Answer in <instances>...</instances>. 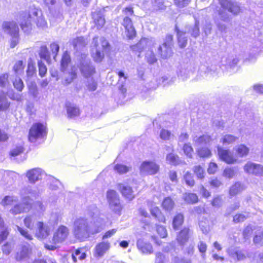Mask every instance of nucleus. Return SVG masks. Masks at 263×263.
Masks as SVG:
<instances>
[{"mask_svg": "<svg viewBox=\"0 0 263 263\" xmlns=\"http://www.w3.org/2000/svg\"><path fill=\"white\" fill-rule=\"evenodd\" d=\"M100 216L96 205L88 207L85 217L77 218L74 221L73 232L75 237L85 241L91 235L101 232L105 227V221Z\"/></svg>", "mask_w": 263, "mask_h": 263, "instance_id": "obj_1", "label": "nucleus"}, {"mask_svg": "<svg viewBox=\"0 0 263 263\" xmlns=\"http://www.w3.org/2000/svg\"><path fill=\"white\" fill-rule=\"evenodd\" d=\"M32 12L33 8H31L28 11L20 12L15 16V20L22 30L27 34L31 33L34 26V14Z\"/></svg>", "mask_w": 263, "mask_h": 263, "instance_id": "obj_2", "label": "nucleus"}, {"mask_svg": "<svg viewBox=\"0 0 263 263\" xmlns=\"http://www.w3.org/2000/svg\"><path fill=\"white\" fill-rule=\"evenodd\" d=\"M69 234L68 228L64 226H60L53 233L51 240L44 244V247L48 250L54 251L57 248V245L65 241Z\"/></svg>", "mask_w": 263, "mask_h": 263, "instance_id": "obj_3", "label": "nucleus"}, {"mask_svg": "<svg viewBox=\"0 0 263 263\" xmlns=\"http://www.w3.org/2000/svg\"><path fill=\"white\" fill-rule=\"evenodd\" d=\"M92 43L93 45L92 57L96 62H100L104 58V53L109 50V43L103 37H101L99 40L98 37H93Z\"/></svg>", "mask_w": 263, "mask_h": 263, "instance_id": "obj_4", "label": "nucleus"}, {"mask_svg": "<svg viewBox=\"0 0 263 263\" xmlns=\"http://www.w3.org/2000/svg\"><path fill=\"white\" fill-rule=\"evenodd\" d=\"M222 9L219 10L218 14L220 19L224 22L229 20V15L225 12L228 10L234 15L238 14L241 10L240 6L236 2L229 0H219Z\"/></svg>", "mask_w": 263, "mask_h": 263, "instance_id": "obj_5", "label": "nucleus"}, {"mask_svg": "<svg viewBox=\"0 0 263 263\" xmlns=\"http://www.w3.org/2000/svg\"><path fill=\"white\" fill-rule=\"evenodd\" d=\"M3 31L9 34L11 39L10 46L11 48L15 47L18 44L20 40L19 28L15 21H4L2 25Z\"/></svg>", "mask_w": 263, "mask_h": 263, "instance_id": "obj_6", "label": "nucleus"}, {"mask_svg": "<svg viewBox=\"0 0 263 263\" xmlns=\"http://www.w3.org/2000/svg\"><path fill=\"white\" fill-rule=\"evenodd\" d=\"M44 4L48 7L50 19L52 22H60L63 18L62 10L57 0H43Z\"/></svg>", "mask_w": 263, "mask_h": 263, "instance_id": "obj_7", "label": "nucleus"}, {"mask_svg": "<svg viewBox=\"0 0 263 263\" xmlns=\"http://www.w3.org/2000/svg\"><path fill=\"white\" fill-rule=\"evenodd\" d=\"M123 12L126 16L123 19L122 25L125 28L127 36L129 39H133L136 35V30L129 16L133 15L134 11L132 8L128 7L123 10Z\"/></svg>", "mask_w": 263, "mask_h": 263, "instance_id": "obj_8", "label": "nucleus"}, {"mask_svg": "<svg viewBox=\"0 0 263 263\" xmlns=\"http://www.w3.org/2000/svg\"><path fill=\"white\" fill-rule=\"evenodd\" d=\"M107 199L110 209L116 214L120 215L122 209L119 196L114 190H109L107 192Z\"/></svg>", "mask_w": 263, "mask_h": 263, "instance_id": "obj_9", "label": "nucleus"}, {"mask_svg": "<svg viewBox=\"0 0 263 263\" xmlns=\"http://www.w3.org/2000/svg\"><path fill=\"white\" fill-rule=\"evenodd\" d=\"M42 192L37 189L33 188L30 185L24 187L21 191V197L23 203H28L31 205L32 199L31 197L37 198Z\"/></svg>", "mask_w": 263, "mask_h": 263, "instance_id": "obj_10", "label": "nucleus"}, {"mask_svg": "<svg viewBox=\"0 0 263 263\" xmlns=\"http://www.w3.org/2000/svg\"><path fill=\"white\" fill-rule=\"evenodd\" d=\"M46 127L41 123L33 124L29 132V140L34 143L37 139L42 138L46 134Z\"/></svg>", "mask_w": 263, "mask_h": 263, "instance_id": "obj_11", "label": "nucleus"}, {"mask_svg": "<svg viewBox=\"0 0 263 263\" xmlns=\"http://www.w3.org/2000/svg\"><path fill=\"white\" fill-rule=\"evenodd\" d=\"M26 177L31 184H35L37 181L47 177L44 171L41 168L36 167L28 170L26 173Z\"/></svg>", "mask_w": 263, "mask_h": 263, "instance_id": "obj_12", "label": "nucleus"}, {"mask_svg": "<svg viewBox=\"0 0 263 263\" xmlns=\"http://www.w3.org/2000/svg\"><path fill=\"white\" fill-rule=\"evenodd\" d=\"M159 170V166L155 162L145 161L140 166V172L143 175H153Z\"/></svg>", "mask_w": 263, "mask_h": 263, "instance_id": "obj_13", "label": "nucleus"}, {"mask_svg": "<svg viewBox=\"0 0 263 263\" xmlns=\"http://www.w3.org/2000/svg\"><path fill=\"white\" fill-rule=\"evenodd\" d=\"M51 228L48 224L42 221H39L36 223V229L35 235L39 239H46L50 234Z\"/></svg>", "mask_w": 263, "mask_h": 263, "instance_id": "obj_14", "label": "nucleus"}, {"mask_svg": "<svg viewBox=\"0 0 263 263\" xmlns=\"http://www.w3.org/2000/svg\"><path fill=\"white\" fill-rule=\"evenodd\" d=\"M118 189L122 194V196L130 201L135 197V191L132 187L127 183H119L118 184Z\"/></svg>", "mask_w": 263, "mask_h": 263, "instance_id": "obj_15", "label": "nucleus"}, {"mask_svg": "<svg viewBox=\"0 0 263 263\" xmlns=\"http://www.w3.org/2000/svg\"><path fill=\"white\" fill-rule=\"evenodd\" d=\"M193 73L192 67L189 63L180 65L177 71L178 77L182 81L186 80Z\"/></svg>", "mask_w": 263, "mask_h": 263, "instance_id": "obj_16", "label": "nucleus"}, {"mask_svg": "<svg viewBox=\"0 0 263 263\" xmlns=\"http://www.w3.org/2000/svg\"><path fill=\"white\" fill-rule=\"evenodd\" d=\"M155 41L153 38H142L136 45L131 46L132 50L140 53L146 47L154 46Z\"/></svg>", "mask_w": 263, "mask_h": 263, "instance_id": "obj_17", "label": "nucleus"}, {"mask_svg": "<svg viewBox=\"0 0 263 263\" xmlns=\"http://www.w3.org/2000/svg\"><path fill=\"white\" fill-rule=\"evenodd\" d=\"M82 59L80 68L84 76L87 78L95 72V67L90 64L89 59L86 57L82 58Z\"/></svg>", "mask_w": 263, "mask_h": 263, "instance_id": "obj_18", "label": "nucleus"}, {"mask_svg": "<svg viewBox=\"0 0 263 263\" xmlns=\"http://www.w3.org/2000/svg\"><path fill=\"white\" fill-rule=\"evenodd\" d=\"M34 14V22L35 21L36 25L39 28L44 29L47 27V23L43 15L42 11L36 8H33Z\"/></svg>", "mask_w": 263, "mask_h": 263, "instance_id": "obj_19", "label": "nucleus"}, {"mask_svg": "<svg viewBox=\"0 0 263 263\" xmlns=\"http://www.w3.org/2000/svg\"><path fill=\"white\" fill-rule=\"evenodd\" d=\"M245 172L256 176H263V167L252 162H248L244 166Z\"/></svg>", "mask_w": 263, "mask_h": 263, "instance_id": "obj_20", "label": "nucleus"}, {"mask_svg": "<svg viewBox=\"0 0 263 263\" xmlns=\"http://www.w3.org/2000/svg\"><path fill=\"white\" fill-rule=\"evenodd\" d=\"M32 249L29 244L26 243L23 245L19 251L16 253L15 259L17 261H21L28 258L31 253Z\"/></svg>", "mask_w": 263, "mask_h": 263, "instance_id": "obj_21", "label": "nucleus"}, {"mask_svg": "<svg viewBox=\"0 0 263 263\" xmlns=\"http://www.w3.org/2000/svg\"><path fill=\"white\" fill-rule=\"evenodd\" d=\"M110 243L108 241H103L98 243L95 248L94 256L100 258L104 256L110 248Z\"/></svg>", "mask_w": 263, "mask_h": 263, "instance_id": "obj_22", "label": "nucleus"}, {"mask_svg": "<svg viewBox=\"0 0 263 263\" xmlns=\"http://www.w3.org/2000/svg\"><path fill=\"white\" fill-rule=\"evenodd\" d=\"M218 155L220 159L227 163H233L236 162V159L230 154L229 150L224 149L223 148L217 147Z\"/></svg>", "mask_w": 263, "mask_h": 263, "instance_id": "obj_23", "label": "nucleus"}, {"mask_svg": "<svg viewBox=\"0 0 263 263\" xmlns=\"http://www.w3.org/2000/svg\"><path fill=\"white\" fill-rule=\"evenodd\" d=\"M190 234L191 231L187 228H184L179 232L177 236V240L180 246H184L188 241Z\"/></svg>", "mask_w": 263, "mask_h": 263, "instance_id": "obj_24", "label": "nucleus"}, {"mask_svg": "<svg viewBox=\"0 0 263 263\" xmlns=\"http://www.w3.org/2000/svg\"><path fill=\"white\" fill-rule=\"evenodd\" d=\"M17 204L14 206L13 208L10 210V212L16 215L22 213L28 212L31 208V205L28 203H23Z\"/></svg>", "mask_w": 263, "mask_h": 263, "instance_id": "obj_25", "label": "nucleus"}, {"mask_svg": "<svg viewBox=\"0 0 263 263\" xmlns=\"http://www.w3.org/2000/svg\"><path fill=\"white\" fill-rule=\"evenodd\" d=\"M103 11H95L92 13V18L98 29L101 28L104 25L105 21L103 14Z\"/></svg>", "mask_w": 263, "mask_h": 263, "instance_id": "obj_26", "label": "nucleus"}, {"mask_svg": "<svg viewBox=\"0 0 263 263\" xmlns=\"http://www.w3.org/2000/svg\"><path fill=\"white\" fill-rule=\"evenodd\" d=\"M138 249L143 254H151L153 247L151 243L144 242L143 239H138L137 241Z\"/></svg>", "mask_w": 263, "mask_h": 263, "instance_id": "obj_27", "label": "nucleus"}, {"mask_svg": "<svg viewBox=\"0 0 263 263\" xmlns=\"http://www.w3.org/2000/svg\"><path fill=\"white\" fill-rule=\"evenodd\" d=\"M172 41L173 36L172 35L169 34L166 36L165 41L163 44V47L166 48V51L162 54L164 58L170 57L172 54Z\"/></svg>", "mask_w": 263, "mask_h": 263, "instance_id": "obj_28", "label": "nucleus"}, {"mask_svg": "<svg viewBox=\"0 0 263 263\" xmlns=\"http://www.w3.org/2000/svg\"><path fill=\"white\" fill-rule=\"evenodd\" d=\"M211 136L208 135L200 136H193V141L195 146L208 144L211 142Z\"/></svg>", "mask_w": 263, "mask_h": 263, "instance_id": "obj_29", "label": "nucleus"}, {"mask_svg": "<svg viewBox=\"0 0 263 263\" xmlns=\"http://www.w3.org/2000/svg\"><path fill=\"white\" fill-rule=\"evenodd\" d=\"M227 252L229 256L236 261L241 260L245 258V255L242 251L235 248H229Z\"/></svg>", "mask_w": 263, "mask_h": 263, "instance_id": "obj_30", "label": "nucleus"}, {"mask_svg": "<svg viewBox=\"0 0 263 263\" xmlns=\"http://www.w3.org/2000/svg\"><path fill=\"white\" fill-rule=\"evenodd\" d=\"M141 222L142 224L143 229L145 232L139 234L140 235H144L147 234V232H154L157 227L156 224H154L151 222L149 219H141Z\"/></svg>", "mask_w": 263, "mask_h": 263, "instance_id": "obj_31", "label": "nucleus"}, {"mask_svg": "<svg viewBox=\"0 0 263 263\" xmlns=\"http://www.w3.org/2000/svg\"><path fill=\"white\" fill-rule=\"evenodd\" d=\"M66 110L68 117L70 118L78 117L80 115V109L79 107L73 104L70 103H67Z\"/></svg>", "mask_w": 263, "mask_h": 263, "instance_id": "obj_32", "label": "nucleus"}, {"mask_svg": "<svg viewBox=\"0 0 263 263\" xmlns=\"http://www.w3.org/2000/svg\"><path fill=\"white\" fill-rule=\"evenodd\" d=\"M150 211L152 216L155 217L158 221L162 222H165V218L158 207L152 205L150 208Z\"/></svg>", "mask_w": 263, "mask_h": 263, "instance_id": "obj_33", "label": "nucleus"}, {"mask_svg": "<svg viewBox=\"0 0 263 263\" xmlns=\"http://www.w3.org/2000/svg\"><path fill=\"white\" fill-rule=\"evenodd\" d=\"M176 30L177 33L178 42L179 47L182 48L185 47L186 45L187 41V37L185 35L186 32L178 30L177 27H176Z\"/></svg>", "mask_w": 263, "mask_h": 263, "instance_id": "obj_34", "label": "nucleus"}, {"mask_svg": "<svg viewBox=\"0 0 263 263\" xmlns=\"http://www.w3.org/2000/svg\"><path fill=\"white\" fill-rule=\"evenodd\" d=\"M238 139V137L231 134L223 135L220 140V142L224 145H227L234 143Z\"/></svg>", "mask_w": 263, "mask_h": 263, "instance_id": "obj_35", "label": "nucleus"}, {"mask_svg": "<svg viewBox=\"0 0 263 263\" xmlns=\"http://www.w3.org/2000/svg\"><path fill=\"white\" fill-rule=\"evenodd\" d=\"M234 149L237 155L240 157L246 156L249 152V148L244 144H240L235 146Z\"/></svg>", "mask_w": 263, "mask_h": 263, "instance_id": "obj_36", "label": "nucleus"}, {"mask_svg": "<svg viewBox=\"0 0 263 263\" xmlns=\"http://www.w3.org/2000/svg\"><path fill=\"white\" fill-rule=\"evenodd\" d=\"M253 242L257 246H263V231L260 228L255 232Z\"/></svg>", "mask_w": 263, "mask_h": 263, "instance_id": "obj_37", "label": "nucleus"}, {"mask_svg": "<svg viewBox=\"0 0 263 263\" xmlns=\"http://www.w3.org/2000/svg\"><path fill=\"white\" fill-rule=\"evenodd\" d=\"M87 43L86 42L84 38L82 36L78 37L73 39L72 41V45L74 49L77 50L81 49L84 47Z\"/></svg>", "mask_w": 263, "mask_h": 263, "instance_id": "obj_38", "label": "nucleus"}, {"mask_svg": "<svg viewBox=\"0 0 263 263\" xmlns=\"http://www.w3.org/2000/svg\"><path fill=\"white\" fill-rule=\"evenodd\" d=\"M244 189L245 187L243 184L239 182H236L231 187L230 189V195L231 196H234Z\"/></svg>", "mask_w": 263, "mask_h": 263, "instance_id": "obj_39", "label": "nucleus"}, {"mask_svg": "<svg viewBox=\"0 0 263 263\" xmlns=\"http://www.w3.org/2000/svg\"><path fill=\"white\" fill-rule=\"evenodd\" d=\"M35 220L36 218L34 215H29L24 219V224L30 230H33Z\"/></svg>", "mask_w": 263, "mask_h": 263, "instance_id": "obj_40", "label": "nucleus"}, {"mask_svg": "<svg viewBox=\"0 0 263 263\" xmlns=\"http://www.w3.org/2000/svg\"><path fill=\"white\" fill-rule=\"evenodd\" d=\"M174 206V202L169 197L165 198L162 203V206L166 211H171L173 210Z\"/></svg>", "mask_w": 263, "mask_h": 263, "instance_id": "obj_41", "label": "nucleus"}, {"mask_svg": "<svg viewBox=\"0 0 263 263\" xmlns=\"http://www.w3.org/2000/svg\"><path fill=\"white\" fill-rule=\"evenodd\" d=\"M39 55L41 59L44 60L47 63L50 62V55L48 50L45 45L42 46L40 48Z\"/></svg>", "mask_w": 263, "mask_h": 263, "instance_id": "obj_42", "label": "nucleus"}, {"mask_svg": "<svg viewBox=\"0 0 263 263\" xmlns=\"http://www.w3.org/2000/svg\"><path fill=\"white\" fill-rule=\"evenodd\" d=\"M9 106V104L8 102L6 95L2 90H0V110L7 109Z\"/></svg>", "mask_w": 263, "mask_h": 263, "instance_id": "obj_43", "label": "nucleus"}, {"mask_svg": "<svg viewBox=\"0 0 263 263\" xmlns=\"http://www.w3.org/2000/svg\"><path fill=\"white\" fill-rule=\"evenodd\" d=\"M71 59L69 54L67 51L65 52L61 60V68L63 71L66 69Z\"/></svg>", "mask_w": 263, "mask_h": 263, "instance_id": "obj_44", "label": "nucleus"}, {"mask_svg": "<svg viewBox=\"0 0 263 263\" xmlns=\"http://www.w3.org/2000/svg\"><path fill=\"white\" fill-rule=\"evenodd\" d=\"M183 199L188 203H195L198 201V198L196 194L194 193H185L183 195Z\"/></svg>", "mask_w": 263, "mask_h": 263, "instance_id": "obj_45", "label": "nucleus"}, {"mask_svg": "<svg viewBox=\"0 0 263 263\" xmlns=\"http://www.w3.org/2000/svg\"><path fill=\"white\" fill-rule=\"evenodd\" d=\"M183 222V216L181 214H178L175 216L173 221V226L175 230H177L182 225Z\"/></svg>", "mask_w": 263, "mask_h": 263, "instance_id": "obj_46", "label": "nucleus"}, {"mask_svg": "<svg viewBox=\"0 0 263 263\" xmlns=\"http://www.w3.org/2000/svg\"><path fill=\"white\" fill-rule=\"evenodd\" d=\"M47 179L49 181L48 183H50L49 187L51 190H55L59 188L61 183L58 179L51 176H47Z\"/></svg>", "mask_w": 263, "mask_h": 263, "instance_id": "obj_47", "label": "nucleus"}, {"mask_svg": "<svg viewBox=\"0 0 263 263\" xmlns=\"http://www.w3.org/2000/svg\"><path fill=\"white\" fill-rule=\"evenodd\" d=\"M198 155L201 158H209L211 157L212 153L208 148L201 147L197 150Z\"/></svg>", "mask_w": 263, "mask_h": 263, "instance_id": "obj_48", "label": "nucleus"}, {"mask_svg": "<svg viewBox=\"0 0 263 263\" xmlns=\"http://www.w3.org/2000/svg\"><path fill=\"white\" fill-rule=\"evenodd\" d=\"M151 4L154 10L163 9L165 7L164 0H152Z\"/></svg>", "mask_w": 263, "mask_h": 263, "instance_id": "obj_49", "label": "nucleus"}, {"mask_svg": "<svg viewBox=\"0 0 263 263\" xmlns=\"http://www.w3.org/2000/svg\"><path fill=\"white\" fill-rule=\"evenodd\" d=\"M197 248L199 252L201 253V256L203 259H205L206 257V252L207 250V245L205 242L203 241H200L198 245Z\"/></svg>", "mask_w": 263, "mask_h": 263, "instance_id": "obj_50", "label": "nucleus"}, {"mask_svg": "<svg viewBox=\"0 0 263 263\" xmlns=\"http://www.w3.org/2000/svg\"><path fill=\"white\" fill-rule=\"evenodd\" d=\"M86 258V254L82 252L81 249H77L72 254V259L74 262H77V259L83 260Z\"/></svg>", "mask_w": 263, "mask_h": 263, "instance_id": "obj_51", "label": "nucleus"}, {"mask_svg": "<svg viewBox=\"0 0 263 263\" xmlns=\"http://www.w3.org/2000/svg\"><path fill=\"white\" fill-rule=\"evenodd\" d=\"M131 166H128L123 164H116L115 167V170L120 174H125L130 171Z\"/></svg>", "mask_w": 263, "mask_h": 263, "instance_id": "obj_52", "label": "nucleus"}, {"mask_svg": "<svg viewBox=\"0 0 263 263\" xmlns=\"http://www.w3.org/2000/svg\"><path fill=\"white\" fill-rule=\"evenodd\" d=\"M193 171L198 179H202L204 177L205 171L201 166H195L193 168Z\"/></svg>", "mask_w": 263, "mask_h": 263, "instance_id": "obj_53", "label": "nucleus"}, {"mask_svg": "<svg viewBox=\"0 0 263 263\" xmlns=\"http://www.w3.org/2000/svg\"><path fill=\"white\" fill-rule=\"evenodd\" d=\"M16 227L21 235H22L25 239L29 240H31L33 239L32 235L29 233V231L27 229L18 226H16Z\"/></svg>", "mask_w": 263, "mask_h": 263, "instance_id": "obj_54", "label": "nucleus"}, {"mask_svg": "<svg viewBox=\"0 0 263 263\" xmlns=\"http://www.w3.org/2000/svg\"><path fill=\"white\" fill-rule=\"evenodd\" d=\"M166 161L172 165H176L178 164L179 157L173 153H170L166 156Z\"/></svg>", "mask_w": 263, "mask_h": 263, "instance_id": "obj_55", "label": "nucleus"}, {"mask_svg": "<svg viewBox=\"0 0 263 263\" xmlns=\"http://www.w3.org/2000/svg\"><path fill=\"white\" fill-rule=\"evenodd\" d=\"M18 201L17 197L14 196H7L4 197L2 201V204L4 205L12 204Z\"/></svg>", "mask_w": 263, "mask_h": 263, "instance_id": "obj_56", "label": "nucleus"}, {"mask_svg": "<svg viewBox=\"0 0 263 263\" xmlns=\"http://www.w3.org/2000/svg\"><path fill=\"white\" fill-rule=\"evenodd\" d=\"M184 179L186 184L190 186H193L195 184L193 176L189 172H186L185 173L184 175Z\"/></svg>", "mask_w": 263, "mask_h": 263, "instance_id": "obj_57", "label": "nucleus"}, {"mask_svg": "<svg viewBox=\"0 0 263 263\" xmlns=\"http://www.w3.org/2000/svg\"><path fill=\"white\" fill-rule=\"evenodd\" d=\"M9 234V232L6 227L3 226L0 228V243L7 239Z\"/></svg>", "mask_w": 263, "mask_h": 263, "instance_id": "obj_58", "label": "nucleus"}, {"mask_svg": "<svg viewBox=\"0 0 263 263\" xmlns=\"http://www.w3.org/2000/svg\"><path fill=\"white\" fill-rule=\"evenodd\" d=\"M25 65L22 61H19L17 62L13 67V70L15 73L20 74L21 73L24 68Z\"/></svg>", "mask_w": 263, "mask_h": 263, "instance_id": "obj_59", "label": "nucleus"}, {"mask_svg": "<svg viewBox=\"0 0 263 263\" xmlns=\"http://www.w3.org/2000/svg\"><path fill=\"white\" fill-rule=\"evenodd\" d=\"M14 248V244L11 242H7L2 247V251L4 254L8 255Z\"/></svg>", "mask_w": 263, "mask_h": 263, "instance_id": "obj_60", "label": "nucleus"}, {"mask_svg": "<svg viewBox=\"0 0 263 263\" xmlns=\"http://www.w3.org/2000/svg\"><path fill=\"white\" fill-rule=\"evenodd\" d=\"M77 68L74 67H72L71 69V71L69 72V77L66 78L65 80V84H68L70 83L77 76Z\"/></svg>", "mask_w": 263, "mask_h": 263, "instance_id": "obj_61", "label": "nucleus"}, {"mask_svg": "<svg viewBox=\"0 0 263 263\" xmlns=\"http://www.w3.org/2000/svg\"><path fill=\"white\" fill-rule=\"evenodd\" d=\"M173 136L171 132L165 129H161L160 133V137L163 140H169Z\"/></svg>", "mask_w": 263, "mask_h": 263, "instance_id": "obj_62", "label": "nucleus"}, {"mask_svg": "<svg viewBox=\"0 0 263 263\" xmlns=\"http://www.w3.org/2000/svg\"><path fill=\"white\" fill-rule=\"evenodd\" d=\"M183 149L185 155L189 158L192 157V154L193 152V149L190 144L185 143L184 144Z\"/></svg>", "mask_w": 263, "mask_h": 263, "instance_id": "obj_63", "label": "nucleus"}, {"mask_svg": "<svg viewBox=\"0 0 263 263\" xmlns=\"http://www.w3.org/2000/svg\"><path fill=\"white\" fill-rule=\"evenodd\" d=\"M24 151V148L22 146H16L14 148L12 149L10 152V155L12 157H15L21 153H22Z\"/></svg>", "mask_w": 263, "mask_h": 263, "instance_id": "obj_64", "label": "nucleus"}]
</instances>
